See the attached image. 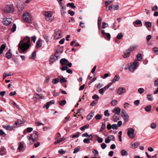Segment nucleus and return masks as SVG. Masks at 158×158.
<instances>
[{"label":"nucleus","mask_w":158,"mask_h":158,"mask_svg":"<svg viewBox=\"0 0 158 158\" xmlns=\"http://www.w3.org/2000/svg\"><path fill=\"white\" fill-rule=\"evenodd\" d=\"M66 102L65 100H62L59 102V104L62 106H64L66 103Z\"/></svg>","instance_id":"obj_41"},{"label":"nucleus","mask_w":158,"mask_h":158,"mask_svg":"<svg viewBox=\"0 0 158 158\" xmlns=\"http://www.w3.org/2000/svg\"><path fill=\"white\" fill-rule=\"evenodd\" d=\"M134 131V130L131 127H129L127 129V134L130 138L133 139L135 137Z\"/></svg>","instance_id":"obj_8"},{"label":"nucleus","mask_w":158,"mask_h":158,"mask_svg":"<svg viewBox=\"0 0 158 158\" xmlns=\"http://www.w3.org/2000/svg\"><path fill=\"white\" fill-rule=\"evenodd\" d=\"M106 124L105 122L102 123L100 129L99 131L100 132H102L103 131L105 128Z\"/></svg>","instance_id":"obj_26"},{"label":"nucleus","mask_w":158,"mask_h":158,"mask_svg":"<svg viewBox=\"0 0 158 158\" xmlns=\"http://www.w3.org/2000/svg\"><path fill=\"white\" fill-rule=\"evenodd\" d=\"M120 79V77L119 75H115L113 79H112L113 82H115L118 81Z\"/></svg>","instance_id":"obj_25"},{"label":"nucleus","mask_w":158,"mask_h":158,"mask_svg":"<svg viewBox=\"0 0 158 158\" xmlns=\"http://www.w3.org/2000/svg\"><path fill=\"white\" fill-rule=\"evenodd\" d=\"M121 115L126 122H127L128 121L129 116L124 110L122 109V110Z\"/></svg>","instance_id":"obj_9"},{"label":"nucleus","mask_w":158,"mask_h":158,"mask_svg":"<svg viewBox=\"0 0 158 158\" xmlns=\"http://www.w3.org/2000/svg\"><path fill=\"white\" fill-rule=\"evenodd\" d=\"M16 25L15 24H14L12 27L11 28L10 31L12 32H15L16 30Z\"/></svg>","instance_id":"obj_42"},{"label":"nucleus","mask_w":158,"mask_h":158,"mask_svg":"<svg viewBox=\"0 0 158 158\" xmlns=\"http://www.w3.org/2000/svg\"><path fill=\"white\" fill-rule=\"evenodd\" d=\"M60 63L61 65H66V64L68 62V60L65 58L61 59L60 60Z\"/></svg>","instance_id":"obj_16"},{"label":"nucleus","mask_w":158,"mask_h":158,"mask_svg":"<svg viewBox=\"0 0 158 158\" xmlns=\"http://www.w3.org/2000/svg\"><path fill=\"white\" fill-rule=\"evenodd\" d=\"M107 89H108V88H107L106 86H105L103 88L100 89L98 90V92L100 94H102L104 93V91L106 90Z\"/></svg>","instance_id":"obj_20"},{"label":"nucleus","mask_w":158,"mask_h":158,"mask_svg":"<svg viewBox=\"0 0 158 158\" xmlns=\"http://www.w3.org/2000/svg\"><path fill=\"white\" fill-rule=\"evenodd\" d=\"M119 115L114 114L113 116V121L114 122H116L119 119Z\"/></svg>","instance_id":"obj_23"},{"label":"nucleus","mask_w":158,"mask_h":158,"mask_svg":"<svg viewBox=\"0 0 158 158\" xmlns=\"http://www.w3.org/2000/svg\"><path fill=\"white\" fill-rule=\"evenodd\" d=\"M30 42V38L28 36L21 38L20 40V52L23 53L27 51L31 46Z\"/></svg>","instance_id":"obj_1"},{"label":"nucleus","mask_w":158,"mask_h":158,"mask_svg":"<svg viewBox=\"0 0 158 158\" xmlns=\"http://www.w3.org/2000/svg\"><path fill=\"white\" fill-rule=\"evenodd\" d=\"M49 102H47L46 104L44 105L43 106V108H44L45 107L47 109H48L49 106Z\"/></svg>","instance_id":"obj_59"},{"label":"nucleus","mask_w":158,"mask_h":158,"mask_svg":"<svg viewBox=\"0 0 158 158\" xmlns=\"http://www.w3.org/2000/svg\"><path fill=\"white\" fill-rule=\"evenodd\" d=\"M44 38L46 40L47 42H49V37L46 35H43Z\"/></svg>","instance_id":"obj_44"},{"label":"nucleus","mask_w":158,"mask_h":158,"mask_svg":"<svg viewBox=\"0 0 158 158\" xmlns=\"http://www.w3.org/2000/svg\"><path fill=\"white\" fill-rule=\"evenodd\" d=\"M60 81L61 83H63L67 81V80L64 77H62L60 79Z\"/></svg>","instance_id":"obj_61"},{"label":"nucleus","mask_w":158,"mask_h":158,"mask_svg":"<svg viewBox=\"0 0 158 158\" xmlns=\"http://www.w3.org/2000/svg\"><path fill=\"white\" fill-rule=\"evenodd\" d=\"M94 112H92L90 113L87 117V119L88 120H90L94 115Z\"/></svg>","instance_id":"obj_21"},{"label":"nucleus","mask_w":158,"mask_h":158,"mask_svg":"<svg viewBox=\"0 0 158 158\" xmlns=\"http://www.w3.org/2000/svg\"><path fill=\"white\" fill-rule=\"evenodd\" d=\"M92 98L94 99H98L99 97L97 95L95 94L92 96Z\"/></svg>","instance_id":"obj_63"},{"label":"nucleus","mask_w":158,"mask_h":158,"mask_svg":"<svg viewBox=\"0 0 158 158\" xmlns=\"http://www.w3.org/2000/svg\"><path fill=\"white\" fill-rule=\"evenodd\" d=\"M138 47L137 45H131L129 48L128 49L131 52L135 50L136 48H137Z\"/></svg>","instance_id":"obj_18"},{"label":"nucleus","mask_w":158,"mask_h":158,"mask_svg":"<svg viewBox=\"0 0 158 158\" xmlns=\"http://www.w3.org/2000/svg\"><path fill=\"white\" fill-rule=\"evenodd\" d=\"M121 111V109L118 107H116L112 110V112L118 115H119Z\"/></svg>","instance_id":"obj_14"},{"label":"nucleus","mask_w":158,"mask_h":158,"mask_svg":"<svg viewBox=\"0 0 158 158\" xmlns=\"http://www.w3.org/2000/svg\"><path fill=\"white\" fill-rule=\"evenodd\" d=\"M108 26V24L107 23L105 22H102V29H104L106 27H107Z\"/></svg>","instance_id":"obj_43"},{"label":"nucleus","mask_w":158,"mask_h":158,"mask_svg":"<svg viewBox=\"0 0 158 158\" xmlns=\"http://www.w3.org/2000/svg\"><path fill=\"white\" fill-rule=\"evenodd\" d=\"M36 52L34 51L32 53L31 56L30 57L31 59L34 60L36 57Z\"/></svg>","instance_id":"obj_29"},{"label":"nucleus","mask_w":158,"mask_h":158,"mask_svg":"<svg viewBox=\"0 0 158 158\" xmlns=\"http://www.w3.org/2000/svg\"><path fill=\"white\" fill-rule=\"evenodd\" d=\"M6 57L8 59H9L11 57V55L10 52V50L6 53Z\"/></svg>","instance_id":"obj_33"},{"label":"nucleus","mask_w":158,"mask_h":158,"mask_svg":"<svg viewBox=\"0 0 158 158\" xmlns=\"http://www.w3.org/2000/svg\"><path fill=\"white\" fill-rule=\"evenodd\" d=\"M67 6V7H70L73 9H75L76 7V6L74 5V4L73 2L68 3Z\"/></svg>","instance_id":"obj_28"},{"label":"nucleus","mask_w":158,"mask_h":158,"mask_svg":"<svg viewBox=\"0 0 158 158\" xmlns=\"http://www.w3.org/2000/svg\"><path fill=\"white\" fill-rule=\"evenodd\" d=\"M108 110H106L104 112V115L105 116L108 117L110 115L109 113L108 112Z\"/></svg>","instance_id":"obj_52"},{"label":"nucleus","mask_w":158,"mask_h":158,"mask_svg":"<svg viewBox=\"0 0 158 158\" xmlns=\"http://www.w3.org/2000/svg\"><path fill=\"white\" fill-rule=\"evenodd\" d=\"M95 118L97 120H100L102 118V116L100 114H97L95 117Z\"/></svg>","instance_id":"obj_47"},{"label":"nucleus","mask_w":158,"mask_h":158,"mask_svg":"<svg viewBox=\"0 0 158 158\" xmlns=\"http://www.w3.org/2000/svg\"><path fill=\"white\" fill-rule=\"evenodd\" d=\"M12 20V19L10 18L4 19L3 20V23L6 26L9 25L11 23Z\"/></svg>","instance_id":"obj_10"},{"label":"nucleus","mask_w":158,"mask_h":158,"mask_svg":"<svg viewBox=\"0 0 158 158\" xmlns=\"http://www.w3.org/2000/svg\"><path fill=\"white\" fill-rule=\"evenodd\" d=\"M101 18L100 17H99L98 18V26H101Z\"/></svg>","instance_id":"obj_45"},{"label":"nucleus","mask_w":158,"mask_h":158,"mask_svg":"<svg viewBox=\"0 0 158 158\" xmlns=\"http://www.w3.org/2000/svg\"><path fill=\"white\" fill-rule=\"evenodd\" d=\"M147 99L149 101H152L153 100V98L152 97V96L151 94H148L147 95Z\"/></svg>","instance_id":"obj_38"},{"label":"nucleus","mask_w":158,"mask_h":158,"mask_svg":"<svg viewBox=\"0 0 158 158\" xmlns=\"http://www.w3.org/2000/svg\"><path fill=\"white\" fill-rule=\"evenodd\" d=\"M2 127L3 128L5 129L6 130L9 131H12L14 130V127H16L14 126L12 127L9 125H3Z\"/></svg>","instance_id":"obj_15"},{"label":"nucleus","mask_w":158,"mask_h":158,"mask_svg":"<svg viewBox=\"0 0 158 158\" xmlns=\"http://www.w3.org/2000/svg\"><path fill=\"white\" fill-rule=\"evenodd\" d=\"M6 154L5 148L3 147H2L1 148L0 155L1 156L5 155Z\"/></svg>","instance_id":"obj_19"},{"label":"nucleus","mask_w":158,"mask_h":158,"mask_svg":"<svg viewBox=\"0 0 158 158\" xmlns=\"http://www.w3.org/2000/svg\"><path fill=\"white\" fill-rule=\"evenodd\" d=\"M66 8L64 5H63V6L60 9V11L61 15H64L66 13Z\"/></svg>","instance_id":"obj_17"},{"label":"nucleus","mask_w":158,"mask_h":158,"mask_svg":"<svg viewBox=\"0 0 158 158\" xmlns=\"http://www.w3.org/2000/svg\"><path fill=\"white\" fill-rule=\"evenodd\" d=\"M38 132L37 131H34L33 133L30 134L27 136V138L29 139V142L28 144H32L33 143L37 141L38 138Z\"/></svg>","instance_id":"obj_2"},{"label":"nucleus","mask_w":158,"mask_h":158,"mask_svg":"<svg viewBox=\"0 0 158 158\" xmlns=\"http://www.w3.org/2000/svg\"><path fill=\"white\" fill-rule=\"evenodd\" d=\"M33 130V129L32 127H28L27 129V131H23V133L24 134H25L27 133V132L30 133Z\"/></svg>","instance_id":"obj_32"},{"label":"nucleus","mask_w":158,"mask_h":158,"mask_svg":"<svg viewBox=\"0 0 158 158\" xmlns=\"http://www.w3.org/2000/svg\"><path fill=\"white\" fill-rule=\"evenodd\" d=\"M68 13L71 16H73L74 14L75 13L73 11H71V10H69L68 11Z\"/></svg>","instance_id":"obj_60"},{"label":"nucleus","mask_w":158,"mask_h":158,"mask_svg":"<svg viewBox=\"0 0 158 158\" xmlns=\"http://www.w3.org/2000/svg\"><path fill=\"white\" fill-rule=\"evenodd\" d=\"M42 40L40 38L37 41L35 45V47L36 48L38 49L42 47Z\"/></svg>","instance_id":"obj_12"},{"label":"nucleus","mask_w":158,"mask_h":158,"mask_svg":"<svg viewBox=\"0 0 158 158\" xmlns=\"http://www.w3.org/2000/svg\"><path fill=\"white\" fill-rule=\"evenodd\" d=\"M44 15L45 17V20L47 21L52 22L53 20V19L52 18V14L50 11H46L44 13Z\"/></svg>","instance_id":"obj_6"},{"label":"nucleus","mask_w":158,"mask_h":158,"mask_svg":"<svg viewBox=\"0 0 158 158\" xmlns=\"http://www.w3.org/2000/svg\"><path fill=\"white\" fill-rule=\"evenodd\" d=\"M65 152L66 151H65L64 150L62 149L59 150L58 151L59 153L61 155H62L63 154H64L65 153Z\"/></svg>","instance_id":"obj_55"},{"label":"nucleus","mask_w":158,"mask_h":158,"mask_svg":"<svg viewBox=\"0 0 158 158\" xmlns=\"http://www.w3.org/2000/svg\"><path fill=\"white\" fill-rule=\"evenodd\" d=\"M97 141L99 143H101L103 142V139L101 137L97 136Z\"/></svg>","instance_id":"obj_54"},{"label":"nucleus","mask_w":158,"mask_h":158,"mask_svg":"<svg viewBox=\"0 0 158 158\" xmlns=\"http://www.w3.org/2000/svg\"><path fill=\"white\" fill-rule=\"evenodd\" d=\"M61 35L60 33H57V32L55 31L54 36L56 38V39H58L61 38Z\"/></svg>","instance_id":"obj_24"},{"label":"nucleus","mask_w":158,"mask_h":158,"mask_svg":"<svg viewBox=\"0 0 158 158\" xmlns=\"http://www.w3.org/2000/svg\"><path fill=\"white\" fill-rule=\"evenodd\" d=\"M123 37V35L122 33H118L117 36V38L118 40H120L122 39V37Z\"/></svg>","instance_id":"obj_46"},{"label":"nucleus","mask_w":158,"mask_h":158,"mask_svg":"<svg viewBox=\"0 0 158 158\" xmlns=\"http://www.w3.org/2000/svg\"><path fill=\"white\" fill-rule=\"evenodd\" d=\"M80 150V148L79 147L77 148L74 149V151L73 152L74 154H75L78 152Z\"/></svg>","instance_id":"obj_56"},{"label":"nucleus","mask_w":158,"mask_h":158,"mask_svg":"<svg viewBox=\"0 0 158 158\" xmlns=\"http://www.w3.org/2000/svg\"><path fill=\"white\" fill-rule=\"evenodd\" d=\"M121 154L122 156H126L128 155L127 152L125 149H123L121 150Z\"/></svg>","instance_id":"obj_30"},{"label":"nucleus","mask_w":158,"mask_h":158,"mask_svg":"<svg viewBox=\"0 0 158 158\" xmlns=\"http://www.w3.org/2000/svg\"><path fill=\"white\" fill-rule=\"evenodd\" d=\"M139 64L138 61L137 60H135L133 62L131 63L129 66L128 69L131 72H133L134 70L138 66Z\"/></svg>","instance_id":"obj_5"},{"label":"nucleus","mask_w":158,"mask_h":158,"mask_svg":"<svg viewBox=\"0 0 158 158\" xmlns=\"http://www.w3.org/2000/svg\"><path fill=\"white\" fill-rule=\"evenodd\" d=\"M140 144L139 143V142H135L133 144H132L131 146L133 148H135L138 147L140 145Z\"/></svg>","instance_id":"obj_36"},{"label":"nucleus","mask_w":158,"mask_h":158,"mask_svg":"<svg viewBox=\"0 0 158 158\" xmlns=\"http://www.w3.org/2000/svg\"><path fill=\"white\" fill-rule=\"evenodd\" d=\"M105 39L107 40L108 41H110V39L111 36L110 34L109 33H107L106 34V36H104Z\"/></svg>","instance_id":"obj_34"},{"label":"nucleus","mask_w":158,"mask_h":158,"mask_svg":"<svg viewBox=\"0 0 158 158\" xmlns=\"http://www.w3.org/2000/svg\"><path fill=\"white\" fill-rule=\"evenodd\" d=\"M152 11L157 10H158V6L156 5H155L152 7Z\"/></svg>","instance_id":"obj_49"},{"label":"nucleus","mask_w":158,"mask_h":158,"mask_svg":"<svg viewBox=\"0 0 158 158\" xmlns=\"http://www.w3.org/2000/svg\"><path fill=\"white\" fill-rule=\"evenodd\" d=\"M89 125L88 124H87L80 128V129L82 131H84L85 129L88 128L89 127Z\"/></svg>","instance_id":"obj_37"},{"label":"nucleus","mask_w":158,"mask_h":158,"mask_svg":"<svg viewBox=\"0 0 158 158\" xmlns=\"http://www.w3.org/2000/svg\"><path fill=\"white\" fill-rule=\"evenodd\" d=\"M131 52L127 49L124 52V55L123 57L124 58H127L129 57L130 56Z\"/></svg>","instance_id":"obj_13"},{"label":"nucleus","mask_w":158,"mask_h":158,"mask_svg":"<svg viewBox=\"0 0 158 158\" xmlns=\"http://www.w3.org/2000/svg\"><path fill=\"white\" fill-rule=\"evenodd\" d=\"M2 11L5 13H10L14 11V7L12 5H7L2 9Z\"/></svg>","instance_id":"obj_4"},{"label":"nucleus","mask_w":158,"mask_h":158,"mask_svg":"<svg viewBox=\"0 0 158 158\" xmlns=\"http://www.w3.org/2000/svg\"><path fill=\"white\" fill-rule=\"evenodd\" d=\"M152 106L150 105H148L146 106L144 108L145 111L147 112H149L151 110Z\"/></svg>","instance_id":"obj_27"},{"label":"nucleus","mask_w":158,"mask_h":158,"mask_svg":"<svg viewBox=\"0 0 158 158\" xmlns=\"http://www.w3.org/2000/svg\"><path fill=\"white\" fill-rule=\"evenodd\" d=\"M34 97L35 98L36 100H38L40 99H44V98L41 96H40L39 94H36L34 95Z\"/></svg>","instance_id":"obj_22"},{"label":"nucleus","mask_w":158,"mask_h":158,"mask_svg":"<svg viewBox=\"0 0 158 158\" xmlns=\"http://www.w3.org/2000/svg\"><path fill=\"white\" fill-rule=\"evenodd\" d=\"M66 138H65L63 137L61 138L59 140H57L54 143L55 144H56L61 142L63 141L64 140H65L66 139Z\"/></svg>","instance_id":"obj_35"},{"label":"nucleus","mask_w":158,"mask_h":158,"mask_svg":"<svg viewBox=\"0 0 158 158\" xmlns=\"http://www.w3.org/2000/svg\"><path fill=\"white\" fill-rule=\"evenodd\" d=\"M112 128L113 129H117L118 128V126L116 124H114L112 125Z\"/></svg>","instance_id":"obj_62"},{"label":"nucleus","mask_w":158,"mask_h":158,"mask_svg":"<svg viewBox=\"0 0 158 158\" xmlns=\"http://www.w3.org/2000/svg\"><path fill=\"white\" fill-rule=\"evenodd\" d=\"M129 104L128 102H125L124 104V107L125 109H128L129 108Z\"/></svg>","instance_id":"obj_57"},{"label":"nucleus","mask_w":158,"mask_h":158,"mask_svg":"<svg viewBox=\"0 0 158 158\" xmlns=\"http://www.w3.org/2000/svg\"><path fill=\"white\" fill-rule=\"evenodd\" d=\"M136 58L139 61H141L142 59V55L141 53H138L136 55Z\"/></svg>","instance_id":"obj_31"},{"label":"nucleus","mask_w":158,"mask_h":158,"mask_svg":"<svg viewBox=\"0 0 158 158\" xmlns=\"http://www.w3.org/2000/svg\"><path fill=\"white\" fill-rule=\"evenodd\" d=\"M138 91L140 94L143 93L144 92V89L143 88H140L138 89Z\"/></svg>","instance_id":"obj_50"},{"label":"nucleus","mask_w":158,"mask_h":158,"mask_svg":"<svg viewBox=\"0 0 158 158\" xmlns=\"http://www.w3.org/2000/svg\"><path fill=\"white\" fill-rule=\"evenodd\" d=\"M92 152L94 154V155L95 156L98 155V152L96 149H94L92 151Z\"/></svg>","instance_id":"obj_53"},{"label":"nucleus","mask_w":158,"mask_h":158,"mask_svg":"<svg viewBox=\"0 0 158 158\" xmlns=\"http://www.w3.org/2000/svg\"><path fill=\"white\" fill-rule=\"evenodd\" d=\"M145 24L148 27H150L152 26L151 23L149 22H145Z\"/></svg>","instance_id":"obj_51"},{"label":"nucleus","mask_w":158,"mask_h":158,"mask_svg":"<svg viewBox=\"0 0 158 158\" xmlns=\"http://www.w3.org/2000/svg\"><path fill=\"white\" fill-rule=\"evenodd\" d=\"M126 91V89L123 87L118 88L117 90V93L119 95H120L124 93Z\"/></svg>","instance_id":"obj_11"},{"label":"nucleus","mask_w":158,"mask_h":158,"mask_svg":"<svg viewBox=\"0 0 158 158\" xmlns=\"http://www.w3.org/2000/svg\"><path fill=\"white\" fill-rule=\"evenodd\" d=\"M152 49L156 55H158V48L157 47H154Z\"/></svg>","instance_id":"obj_48"},{"label":"nucleus","mask_w":158,"mask_h":158,"mask_svg":"<svg viewBox=\"0 0 158 158\" xmlns=\"http://www.w3.org/2000/svg\"><path fill=\"white\" fill-rule=\"evenodd\" d=\"M154 85L155 86H158V78H157L154 81Z\"/></svg>","instance_id":"obj_64"},{"label":"nucleus","mask_w":158,"mask_h":158,"mask_svg":"<svg viewBox=\"0 0 158 158\" xmlns=\"http://www.w3.org/2000/svg\"><path fill=\"white\" fill-rule=\"evenodd\" d=\"M31 16L28 12H25L23 15V19L26 23H30L31 21Z\"/></svg>","instance_id":"obj_3"},{"label":"nucleus","mask_w":158,"mask_h":158,"mask_svg":"<svg viewBox=\"0 0 158 158\" xmlns=\"http://www.w3.org/2000/svg\"><path fill=\"white\" fill-rule=\"evenodd\" d=\"M56 53H57V54H56L54 55H52L50 56L49 59V61L52 63H53L55 61L58 59L59 58V56L58 54L59 53V52L57 50H56Z\"/></svg>","instance_id":"obj_7"},{"label":"nucleus","mask_w":158,"mask_h":158,"mask_svg":"<svg viewBox=\"0 0 158 158\" xmlns=\"http://www.w3.org/2000/svg\"><path fill=\"white\" fill-rule=\"evenodd\" d=\"M59 81V79L57 78L53 79L52 80V82L54 84H56Z\"/></svg>","instance_id":"obj_40"},{"label":"nucleus","mask_w":158,"mask_h":158,"mask_svg":"<svg viewBox=\"0 0 158 158\" xmlns=\"http://www.w3.org/2000/svg\"><path fill=\"white\" fill-rule=\"evenodd\" d=\"M83 142L84 143H90V141L89 140V138L85 139L83 140Z\"/></svg>","instance_id":"obj_58"},{"label":"nucleus","mask_w":158,"mask_h":158,"mask_svg":"<svg viewBox=\"0 0 158 158\" xmlns=\"http://www.w3.org/2000/svg\"><path fill=\"white\" fill-rule=\"evenodd\" d=\"M117 101L115 99H114L111 102V104L113 106H115L117 103Z\"/></svg>","instance_id":"obj_39"}]
</instances>
